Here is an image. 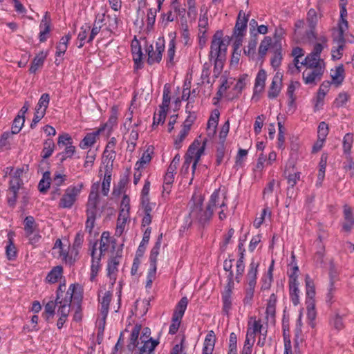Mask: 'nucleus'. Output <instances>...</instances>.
Returning <instances> with one entry per match:
<instances>
[{
  "instance_id": "nucleus-58",
  "label": "nucleus",
  "mask_w": 354,
  "mask_h": 354,
  "mask_svg": "<svg viewBox=\"0 0 354 354\" xmlns=\"http://www.w3.org/2000/svg\"><path fill=\"white\" fill-rule=\"evenodd\" d=\"M256 35L257 34H255L254 37L251 38L246 48L244 49V54L248 56L250 58L253 57L255 54L257 45V38L256 37Z\"/></svg>"
},
{
  "instance_id": "nucleus-34",
  "label": "nucleus",
  "mask_w": 354,
  "mask_h": 354,
  "mask_svg": "<svg viewBox=\"0 0 354 354\" xmlns=\"http://www.w3.org/2000/svg\"><path fill=\"white\" fill-rule=\"evenodd\" d=\"M130 219L129 212L122 210L120 209L119 215L117 219V226L115 233L119 235L124 232L126 223Z\"/></svg>"
},
{
  "instance_id": "nucleus-22",
  "label": "nucleus",
  "mask_w": 354,
  "mask_h": 354,
  "mask_svg": "<svg viewBox=\"0 0 354 354\" xmlns=\"http://www.w3.org/2000/svg\"><path fill=\"white\" fill-rule=\"evenodd\" d=\"M59 148L64 149L66 154L73 155L75 151V147L73 145V140L68 133H63L59 136L57 140Z\"/></svg>"
},
{
  "instance_id": "nucleus-10",
  "label": "nucleus",
  "mask_w": 354,
  "mask_h": 354,
  "mask_svg": "<svg viewBox=\"0 0 354 354\" xmlns=\"http://www.w3.org/2000/svg\"><path fill=\"white\" fill-rule=\"evenodd\" d=\"M118 106L117 105H113L111 108V114L107 122L102 124L98 129L102 133H105L106 138H109L111 135L114 127L118 125Z\"/></svg>"
},
{
  "instance_id": "nucleus-40",
  "label": "nucleus",
  "mask_w": 354,
  "mask_h": 354,
  "mask_svg": "<svg viewBox=\"0 0 354 354\" xmlns=\"http://www.w3.org/2000/svg\"><path fill=\"white\" fill-rule=\"evenodd\" d=\"M122 250L120 249L117 251L116 256L113 257L109 262L107 266L108 275L111 276L115 274L118 271V266L119 265V259L122 257Z\"/></svg>"
},
{
  "instance_id": "nucleus-47",
  "label": "nucleus",
  "mask_w": 354,
  "mask_h": 354,
  "mask_svg": "<svg viewBox=\"0 0 354 354\" xmlns=\"http://www.w3.org/2000/svg\"><path fill=\"white\" fill-rule=\"evenodd\" d=\"M289 286V295H290V299L292 301V304L295 306H297L300 303L299 299V294L300 290L299 289V284L295 283V284H290Z\"/></svg>"
},
{
  "instance_id": "nucleus-42",
  "label": "nucleus",
  "mask_w": 354,
  "mask_h": 354,
  "mask_svg": "<svg viewBox=\"0 0 354 354\" xmlns=\"http://www.w3.org/2000/svg\"><path fill=\"white\" fill-rule=\"evenodd\" d=\"M140 326H135L131 333L130 337H129V342L128 344V349L129 351H134L136 350V347L139 344V342H138V336L140 331Z\"/></svg>"
},
{
  "instance_id": "nucleus-32",
  "label": "nucleus",
  "mask_w": 354,
  "mask_h": 354,
  "mask_svg": "<svg viewBox=\"0 0 354 354\" xmlns=\"http://www.w3.org/2000/svg\"><path fill=\"white\" fill-rule=\"evenodd\" d=\"M104 21H105V15L104 14L97 15L96 16L95 20L93 24V26L91 30L90 29L91 32H90V35L87 39L88 43H91L93 41V40L94 39V38L95 37V36L100 32V31L102 27L103 22Z\"/></svg>"
},
{
  "instance_id": "nucleus-31",
  "label": "nucleus",
  "mask_w": 354,
  "mask_h": 354,
  "mask_svg": "<svg viewBox=\"0 0 354 354\" xmlns=\"http://www.w3.org/2000/svg\"><path fill=\"white\" fill-rule=\"evenodd\" d=\"M306 303L315 302V286L313 280L307 274L305 277Z\"/></svg>"
},
{
  "instance_id": "nucleus-9",
  "label": "nucleus",
  "mask_w": 354,
  "mask_h": 354,
  "mask_svg": "<svg viewBox=\"0 0 354 354\" xmlns=\"http://www.w3.org/2000/svg\"><path fill=\"white\" fill-rule=\"evenodd\" d=\"M296 158L290 156L285 166L284 174L287 178L288 184L291 187H293L297 183L301 177V172L296 167Z\"/></svg>"
},
{
  "instance_id": "nucleus-36",
  "label": "nucleus",
  "mask_w": 354,
  "mask_h": 354,
  "mask_svg": "<svg viewBox=\"0 0 354 354\" xmlns=\"http://www.w3.org/2000/svg\"><path fill=\"white\" fill-rule=\"evenodd\" d=\"M198 37L200 39V42H201L202 39L205 40L206 32L208 28V17L206 13L201 15L198 19ZM205 42V41H203Z\"/></svg>"
},
{
  "instance_id": "nucleus-13",
  "label": "nucleus",
  "mask_w": 354,
  "mask_h": 354,
  "mask_svg": "<svg viewBox=\"0 0 354 354\" xmlns=\"http://www.w3.org/2000/svg\"><path fill=\"white\" fill-rule=\"evenodd\" d=\"M318 40L321 43H317L315 44L313 51L309 53L304 60L311 61L319 63H324V60L320 58V54L323 50L324 48L327 46L328 39L326 36L322 35L319 37Z\"/></svg>"
},
{
  "instance_id": "nucleus-25",
  "label": "nucleus",
  "mask_w": 354,
  "mask_h": 354,
  "mask_svg": "<svg viewBox=\"0 0 354 354\" xmlns=\"http://www.w3.org/2000/svg\"><path fill=\"white\" fill-rule=\"evenodd\" d=\"M206 139L199 136L189 145L185 155H203L206 147Z\"/></svg>"
},
{
  "instance_id": "nucleus-4",
  "label": "nucleus",
  "mask_w": 354,
  "mask_h": 354,
  "mask_svg": "<svg viewBox=\"0 0 354 354\" xmlns=\"http://www.w3.org/2000/svg\"><path fill=\"white\" fill-rule=\"evenodd\" d=\"M259 267V263L252 259L249 265V268L246 275L247 286L244 289V297L243 304L244 306H251L254 296V290L257 282V274Z\"/></svg>"
},
{
  "instance_id": "nucleus-27",
  "label": "nucleus",
  "mask_w": 354,
  "mask_h": 354,
  "mask_svg": "<svg viewBox=\"0 0 354 354\" xmlns=\"http://www.w3.org/2000/svg\"><path fill=\"white\" fill-rule=\"evenodd\" d=\"M140 339V345H138L133 354H150L158 344V341L153 339L151 337L147 340L142 339L141 337Z\"/></svg>"
},
{
  "instance_id": "nucleus-37",
  "label": "nucleus",
  "mask_w": 354,
  "mask_h": 354,
  "mask_svg": "<svg viewBox=\"0 0 354 354\" xmlns=\"http://www.w3.org/2000/svg\"><path fill=\"white\" fill-rule=\"evenodd\" d=\"M162 240V233L160 234L156 239V241L151 250L149 255L150 264L157 265L158 256L160 252V249Z\"/></svg>"
},
{
  "instance_id": "nucleus-6",
  "label": "nucleus",
  "mask_w": 354,
  "mask_h": 354,
  "mask_svg": "<svg viewBox=\"0 0 354 354\" xmlns=\"http://www.w3.org/2000/svg\"><path fill=\"white\" fill-rule=\"evenodd\" d=\"M24 171V167L17 168L10 176L8 190L9 194L7 196V202L10 207H13L16 205L19 191L24 185L21 176Z\"/></svg>"
},
{
  "instance_id": "nucleus-55",
  "label": "nucleus",
  "mask_w": 354,
  "mask_h": 354,
  "mask_svg": "<svg viewBox=\"0 0 354 354\" xmlns=\"http://www.w3.org/2000/svg\"><path fill=\"white\" fill-rule=\"evenodd\" d=\"M306 309H307V318L309 320V325L311 327L315 326V320L317 316V312L315 310V302L311 303H306Z\"/></svg>"
},
{
  "instance_id": "nucleus-45",
  "label": "nucleus",
  "mask_w": 354,
  "mask_h": 354,
  "mask_svg": "<svg viewBox=\"0 0 354 354\" xmlns=\"http://www.w3.org/2000/svg\"><path fill=\"white\" fill-rule=\"evenodd\" d=\"M6 256L9 261H15L17 257V249L12 238H8V241L6 246Z\"/></svg>"
},
{
  "instance_id": "nucleus-48",
  "label": "nucleus",
  "mask_w": 354,
  "mask_h": 354,
  "mask_svg": "<svg viewBox=\"0 0 354 354\" xmlns=\"http://www.w3.org/2000/svg\"><path fill=\"white\" fill-rule=\"evenodd\" d=\"M175 176L171 174H168L165 172V174L163 178V185H162V194H169L173 183L174 182Z\"/></svg>"
},
{
  "instance_id": "nucleus-24",
  "label": "nucleus",
  "mask_w": 354,
  "mask_h": 354,
  "mask_svg": "<svg viewBox=\"0 0 354 354\" xmlns=\"http://www.w3.org/2000/svg\"><path fill=\"white\" fill-rule=\"evenodd\" d=\"M277 302V297L276 294L272 293L267 301L266 308V319L268 322L274 323L275 322Z\"/></svg>"
},
{
  "instance_id": "nucleus-38",
  "label": "nucleus",
  "mask_w": 354,
  "mask_h": 354,
  "mask_svg": "<svg viewBox=\"0 0 354 354\" xmlns=\"http://www.w3.org/2000/svg\"><path fill=\"white\" fill-rule=\"evenodd\" d=\"M335 292V276L332 273H330V281L325 297L326 302L328 305L331 306L334 303Z\"/></svg>"
},
{
  "instance_id": "nucleus-14",
  "label": "nucleus",
  "mask_w": 354,
  "mask_h": 354,
  "mask_svg": "<svg viewBox=\"0 0 354 354\" xmlns=\"http://www.w3.org/2000/svg\"><path fill=\"white\" fill-rule=\"evenodd\" d=\"M115 239L111 237L109 232H103L101 234L100 241H97V254L102 257L104 256L105 253L108 251L111 245L113 249L115 248Z\"/></svg>"
},
{
  "instance_id": "nucleus-20",
  "label": "nucleus",
  "mask_w": 354,
  "mask_h": 354,
  "mask_svg": "<svg viewBox=\"0 0 354 354\" xmlns=\"http://www.w3.org/2000/svg\"><path fill=\"white\" fill-rule=\"evenodd\" d=\"M344 222L342 225V230L344 232L350 233L354 227V214L351 207L345 204L343 206Z\"/></svg>"
},
{
  "instance_id": "nucleus-56",
  "label": "nucleus",
  "mask_w": 354,
  "mask_h": 354,
  "mask_svg": "<svg viewBox=\"0 0 354 354\" xmlns=\"http://www.w3.org/2000/svg\"><path fill=\"white\" fill-rule=\"evenodd\" d=\"M44 60L45 56L42 53L36 55L31 63V66L29 69L30 73H35L36 71L43 66Z\"/></svg>"
},
{
  "instance_id": "nucleus-44",
  "label": "nucleus",
  "mask_w": 354,
  "mask_h": 354,
  "mask_svg": "<svg viewBox=\"0 0 354 354\" xmlns=\"http://www.w3.org/2000/svg\"><path fill=\"white\" fill-rule=\"evenodd\" d=\"M24 231L26 236H30L35 232L37 229V224L33 216H28L24 221Z\"/></svg>"
},
{
  "instance_id": "nucleus-7",
  "label": "nucleus",
  "mask_w": 354,
  "mask_h": 354,
  "mask_svg": "<svg viewBox=\"0 0 354 354\" xmlns=\"http://www.w3.org/2000/svg\"><path fill=\"white\" fill-rule=\"evenodd\" d=\"M249 15H245L243 10H240L236 21L232 36L234 41H236V48L241 46L243 38L246 34Z\"/></svg>"
},
{
  "instance_id": "nucleus-19",
  "label": "nucleus",
  "mask_w": 354,
  "mask_h": 354,
  "mask_svg": "<svg viewBox=\"0 0 354 354\" xmlns=\"http://www.w3.org/2000/svg\"><path fill=\"white\" fill-rule=\"evenodd\" d=\"M330 81L336 88L339 87L344 81L346 73L343 64H339L330 70Z\"/></svg>"
},
{
  "instance_id": "nucleus-16",
  "label": "nucleus",
  "mask_w": 354,
  "mask_h": 354,
  "mask_svg": "<svg viewBox=\"0 0 354 354\" xmlns=\"http://www.w3.org/2000/svg\"><path fill=\"white\" fill-rule=\"evenodd\" d=\"M112 293L110 291H106L103 296L99 297V302L100 304V323L102 324V330H104V327L106 322V319L107 317L109 311V305L111 301Z\"/></svg>"
},
{
  "instance_id": "nucleus-64",
  "label": "nucleus",
  "mask_w": 354,
  "mask_h": 354,
  "mask_svg": "<svg viewBox=\"0 0 354 354\" xmlns=\"http://www.w3.org/2000/svg\"><path fill=\"white\" fill-rule=\"evenodd\" d=\"M181 42L185 46H189L192 45V40L190 37V33L187 24L183 28L180 32Z\"/></svg>"
},
{
  "instance_id": "nucleus-41",
  "label": "nucleus",
  "mask_w": 354,
  "mask_h": 354,
  "mask_svg": "<svg viewBox=\"0 0 354 354\" xmlns=\"http://www.w3.org/2000/svg\"><path fill=\"white\" fill-rule=\"evenodd\" d=\"M220 117V112L218 109H214L211 115L209 118L208 122H207V130L209 131H212V134H214L216 133V129L217 127L218 120Z\"/></svg>"
},
{
  "instance_id": "nucleus-17",
  "label": "nucleus",
  "mask_w": 354,
  "mask_h": 354,
  "mask_svg": "<svg viewBox=\"0 0 354 354\" xmlns=\"http://www.w3.org/2000/svg\"><path fill=\"white\" fill-rule=\"evenodd\" d=\"M234 288H225L221 292L222 301V311L225 315L230 314L233 306V290Z\"/></svg>"
},
{
  "instance_id": "nucleus-15",
  "label": "nucleus",
  "mask_w": 354,
  "mask_h": 354,
  "mask_svg": "<svg viewBox=\"0 0 354 354\" xmlns=\"http://www.w3.org/2000/svg\"><path fill=\"white\" fill-rule=\"evenodd\" d=\"M201 156H185V161L180 169V175L183 178H185L189 173V169H192V178L189 184L191 185L194 180V175L196 169V165L201 160Z\"/></svg>"
},
{
  "instance_id": "nucleus-57",
  "label": "nucleus",
  "mask_w": 354,
  "mask_h": 354,
  "mask_svg": "<svg viewBox=\"0 0 354 354\" xmlns=\"http://www.w3.org/2000/svg\"><path fill=\"white\" fill-rule=\"evenodd\" d=\"M353 133H346L343 138L342 145L345 154H349L351 153L353 143Z\"/></svg>"
},
{
  "instance_id": "nucleus-54",
  "label": "nucleus",
  "mask_w": 354,
  "mask_h": 354,
  "mask_svg": "<svg viewBox=\"0 0 354 354\" xmlns=\"http://www.w3.org/2000/svg\"><path fill=\"white\" fill-rule=\"evenodd\" d=\"M188 109L189 103L186 105V111L188 113V115L182 124V129L190 131L191 127L196 119V114L194 111H187Z\"/></svg>"
},
{
  "instance_id": "nucleus-53",
  "label": "nucleus",
  "mask_w": 354,
  "mask_h": 354,
  "mask_svg": "<svg viewBox=\"0 0 354 354\" xmlns=\"http://www.w3.org/2000/svg\"><path fill=\"white\" fill-rule=\"evenodd\" d=\"M90 32V26L87 24L82 26L80 28V30L77 35V47L81 48L85 44L86 39L88 37V34Z\"/></svg>"
},
{
  "instance_id": "nucleus-33",
  "label": "nucleus",
  "mask_w": 354,
  "mask_h": 354,
  "mask_svg": "<svg viewBox=\"0 0 354 354\" xmlns=\"http://www.w3.org/2000/svg\"><path fill=\"white\" fill-rule=\"evenodd\" d=\"M141 121L138 120L131 127V130L129 134V137L127 140V151L132 152L136 145V141L138 139L139 133L138 127L140 124Z\"/></svg>"
},
{
  "instance_id": "nucleus-43",
  "label": "nucleus",
  "mask_w": 354,
  "mask_h": 354,
  "mask_svg": "<svg viewBox=\"0 0 354 354\" xmlns=\"http://www.w3.org/2000/svg\"><path fill=\"white\" fill-rule=\"evenodd\" d=\"M40 32H39V41L41 42H44L47 39L48 35L50 30V22L46 17L41 20V24L39 25Z\"/></svg>"
},
{
  "instance_id": "nucleus-51",
  "label": "nucleus",
  "mask_w": 354,
  "mask_h": 354,
  "mask_svg": "<svg viewBox=\"0 0 354 354\" xmlns=\"http://www.w3.org/2000/svg\"><path fill=\"white\" fill-rule=\"evenodd\" d=\"M50 173L45 171L38 184V189L40 192L46 193L47 192L50 185Z\"/></svg>"
},
{
  "instance_id": "nucleus-59",
  "label": "nucleus",
  "mask_w": 354,
  "mask_h": 354,
  "mask_svg": "<svg viewBox=\"0 0 354 354\" xmlns=\"http://www.w3.org/2000/svg\"><path fill=\"white\" fill-rule=\"evenodd\" d=\"M176 13L172 10H168L167 12H163L160 15L161 25L165 28L169 22L174 21L176 19Z\"/></svg>"
},
{
  "instance_id": "nucleus-29",
  "label": "nucleus",
  "mask_w": 354,
  "mask_h": 354,
  "mask_svg": "<svg viewBox=\"0 0 354 354\" xmlns=\"http://www.w3.org/2000/svg\"><path fill=\"white\" fill-rule=\"evenodd\" d=\"M220 189H215L210 196V198L207 203V205L210 207L212 210L214 211L215 207H220L221 209L226 207L227 208V202L225 198L220 202Z\"/></svg>"
},
{
  "instance_id": "nucleus-62",
  "label": "nucleus",
  "mask_w": 354,
  "mask_h": 354,
  "mask_svg": "<svg viewBox=\"0 0 354 354\" xmlns=\"http://www.w3.org/2000/svg\"><path fill=\"white\" fill-rule=\"evenodd\" d=\"M25 122V118L17 115L13 120L11 132L12 134L18 133L22 129Z\"/></svg>"
},
{
  "instance_id": "nucleus-26",
  "label": "nucleus",
  "mask_w": 354,
  "mask_h": 354,
  "mask_svg": "<svg viewBox=\"0 0 354 354\" xmlns=\"http://www.w3.org/2000/svg\"><path fill=\"white\" fill-rule=\"evenodd\" d=\"M282 86V75L277 73L273 77L272 83L270 86L268 97L269 99H275L279 95Z\"/></svg>"
},
{
  "instance_id": "nucleus-46",
  "label": "nucleus",
  "mask_w": 354,
  "mask_h": 354,
  "mask_svg": "<svg viewBox=\"0 0 354 354\" xmlns=\"http://www.w3.org/2000/svg\"><path fill=\"white\" fill-rule=\"evenodd\" d=\"M113 160H114L112 159V156H103V159L102 161L103 167H101L100 169V176L102 175V173L104 171V175H109L110 176H112Z\"/></svg>"
},
{
  "instance_id": "nucleus-52",
  "label": "nucleus",
  "mask_w": 354,
  "mask_h": 354,
  "mask_svg": "<svg viewBox=\"0 0 354 354\" xmlns=\"http://www.w3.org/2000/svg\"><path fill=\"white\" fill-rule=\"evenodd\" d=\"M79 254V251L75 250V249H73L70 248L68 250L67 252L64 254V257L62 259V261L68 264L69 266H72L76 261L77 257Z\"/></svg>"
},
{
  "instance_id": "nucleus-35",
  "label": "nucleus",
  "mask_w": 354,
  "mask_h": 354,
  "mask_svg": "<svg viewBox=\"0 0 354 354\" xmlns=\"http://www.w3.org/2000/svg\"><path fill=\"white\" fill-rule=\"evenodd\" d=\"M63 267L62 266H57L53 267L46 277V281L49 283H57L63 275Z\"/></svg>"
},
{
  "instance_id": "nucleus-60",
  "label": "nucleus",
  "mask_w": 354,
  "mask_h": 354,
  "mask_svg": "<svg viewBox=\"0 0 354 354\" xmlns=\"http://www.w3.org/2000/svg\"><path fill=\"white\" fill-rule=\"evenodd\" d=\"M50 102V95L48 93H43L37 104L35 110L37 111H44V113H46V109L48 106Z\"/></svg>"
},
{
  "instance_id": "nucleus-5",
  "label": "nucleus",
  "mask_w": 354,
  "mask_h": 354,
  "mask_svg": "<svg viewBox=\"0 0 354 354\" xmlns=\"http://www.w3.org/2000/svg\"><path fill=\"white\" fill-rule=\"evenodd\" d=\"M301 64H304L305 67L302 74L304 83L308 85H315L323 76L325 71V64L303 60Z\"/></svg>"
},
{
  "instance_id": "nucleus-8",
  "label": "nucleus",
  "mask_w": 354,
  "mask_h": 354,
  "mask_svg": "<svg viewBox=\"0 0 354 354\" xmlns=\"http://www.w3.org/2000/svg\"><path fill=\"white\" fill-rule=\"evenodd\" d=\"M83 187L82 183L77 185L69 186L65 191L64 194L60 198L59 207L63 209H70L75 203L77 196L80 194Z\"/></svg>"
},
{
  "instance_id": "nucleus-50",
  "label": "nucleus",
  "mask_w": 354,
  "mask_h": 354,
  "mask_svg": "<svg viewBox=\"0 0 354 354\" xmlns=\"http://www.w3.org/2000/svg\"><path fill=\"white\" fill-rule=\"evenodd\" d=\"M272 45V38L269 36H266L263 38V39L261 41L258 53L259 56L261 59H263L266 56L268 50Z\"/></svg>"
},
{
  "instance_id": "nucleus-12",
  "label": "nucleus",
  "mask_w": 354,
  "mask_h": 354,
  "mask_svg": "<svg viewBox=\"0 0 354 354\" xmlns=\"http://www.w3.org/2000/svg\"><path fill=\"white\" fill-rule=\"evenodd\" d=\"M97 241L93 242L91 250V274L90 280L93 281L101 268V258L102 256L97 254Z\"/></svg>"
},
{
  "instance_id": "nucleus-21",
  "label": "nucleus",
  "mask_w": 354,
  "mask_h": 354,
  "mask_svg": "<svg viewBox=\"0 0 354 354\" xmlns=\"http://www.w3.org/2000/svg\"><path fill=\"white\" fill-rule=\"evenodd\" d=\"M104 211V207H100V197L88 196L86 203V215H95L100 217Z\"/></svg>"
},
{
  "instance_id": "nucleus-2",
  "label": "nucleus",
  "mask_w": 354,
  "mask_h": 354,
  "mask_svg": "<svg viewBox=\"0 0 354 354\" xmlns=\"http://www.w3.org/2000/svg\"><path fill=\"white\" fill-rule=\"evenodd\" d=\"M204 201V196L194 192L189 203V217L191 221L198 222L203 226L207 225L210 222L214 214L213 210L207 205H206L205 208H203Z\"/></svg>"
},
{
  "instance_id": "nucleus-11",
  "label": "nucleus",
  "mask_w": 354,
  "mask_h": 354,
  "mask_svg": "<svg viewBox=\"0 0 354 354\" xmlns=\"http://www.w3.org/2000/svg\"><path fill=\"white\" fill-rule=\"evenodd\" d=\"M164 50L165 41L163 39H158L156 43L155 49L152 45L149 46L147 49L148 53L147 63L150 65L159 63L162 59Z\"/></svg>"
},
{
  "instance_id": "nucleus-49",
  "label": "nucleus",
  "mask_w": 354,
  "mask_h": 354,
  "mask_svg": "<svg viewBox=\"0 0 354 354\" xmlns=\"http://www.w3.org/2000/svg\"><path fill=\"white\" fill-rule=\"evenodd\" d=\"M327 163V156H322L319 165V171L317 175V180L316 182V185L319 187L322 185V182L324 179L325 171Z\"/></svg>"
},
{
  "instance_id": "nucleus-1",
  "label": "nucleus",
  "mask_w": 354,
  "mask_h": 354,
  "mask_svg": "<svg viewBox=\"0 0 354 354\" xmlns=\"http://www.w3.org/2000/svg\"><path fill=\"white\" fill-rule=\"evenodd\" d=\"M65 290L64 281L63 283H60L57 289V301L59 304V308L57 309L59 319L57 326L58 329H61L66 322L71 310L72 301H73L74 304L80 307L83 299L82 288L78 283H72L66 292Z\"/></svg>"
},
{
  "instance_id": "nucleus-61",
  "label": "nucleus",
  "mask_w": 354,
  "mask_h": 354,
  "mask_svg": "<svg viewBox=\"0 0 354 354\" xmlns=\"http://www.w3.org/2000/svg\"><path fill=\"white\" fill-rule=\"evenodd\" d=\"M70 245L65 248L60 239H57L54 243L53 250L55 252V250H58V259H62L64 254L67 252L68 250L70 249Z\"/></svg>"
},
{
  "instance_id": "nucleus-63",
  "label": "nucleus",
  "mask_w": 354,
  "mask_h": 354,
  "mask_svg": "<svg viewBox=\"0 0 354 354\" xmlns=\"http://www.w3.org/2000/svg\"><path fill=\"white\" fill-rule=\"evenodd\" d=\"M189 131L183 129L181 128L180 131H179L178 136L174 139V146L175 149H179L183 146V142L185 139V138L188 136Z\"/></svg>"
},
{
  "instance_id": "nucleus-23",
  "label": "nucleus",
  "mask_w": 354,
  "mask_h": 354,
  "mask_svg": "<svg viewBox=\"0 0 354 354\" xmlns=\"http://www.w3.org/2000/svg\"><path fill=\"white\" fill-rule=\"evenodd\" d=\"M266 328L263 327L262 322L260 319H257L256 317H250L248 322V328L246 333H248L249 336L256 337L257 333H262L265 331Z\"/></svg>"
},
{
  "instance_id": "nucleus-39",
  "label": "nucleus",
  "mask_w": 354,
  "mask_h": 354,
  "mask_svg": "<svg viewBox=\"0 0 354 354\" xmlns=\"http://www.w3.org/2000/svg\"><path fill=\"white\" fill-rule=\"evenodd\" d=\"M187 305L188 299L187 297H183L177 303L172 316L182 319Z\"/></svg>"
},
{
  "instance_id": "nucleus-18",
  "label": "nucleus",
  "mask_w": 354,
  "mask_h": 354,
  "mask_svg": "<svg viewBox=\"0 0 354 354\" xmlns=\"http://www.w3.org/2000/svg\"><path fill=\"white\" fill-rule=\"evenodd\" d=\"M102 133L98 128L91 132L87 133L80 141L79 144L80 147L82 149H87L93 147Z\"/></svg>"
},
{
  "instance_id": "nucleus-30",
  "label": "nucleus",
  "mask_w": 354,
  "mask_h": 354,
  "mask_svg": "<svg viewBox=\"0 0 354 354\" xmlns=\"http://www.w3.org/2000/svg\"><path fill=\"white\" fill-rule=\"evenodd\" d=\"M266 78V71L263 68L259 69L255 78L254 95L260 93L264 90Z\"/></svg>"
},
{
  "instance_id": "nucleus-3",
  "label": "nucleus",
  "mask_w": 354,
  "mask_h": 354,
  "mask_svg": "<svg viewBox=\"0 0 354 354\" xmlns=\"http://www.w3.org/2000/svg\"><path fill=\"white\" fill-rule=\"evenodd\" d=\"M227 44L223 40V32L217 30L213 35L209 51V59L214 62V71L220 73L226 58Z\"/></svg>"
},
{
  "instance_id": "nucleus-28",
  "label": "nucleus",
  "mask_w": 354,
  "mask_h": 354,
  "mask_svg": "<svg viewBox=\"0 0 354 354\" xmlns=\"http://www.w3.org/2000/svg\"><path fill=\"white\" fill-rule=\"evenodd\" d=\"M171 37L168 44V48L166 54V62L167 66H173L175 64V55H176V34L169 35Z\"/></svg>"
}]
</instances>
